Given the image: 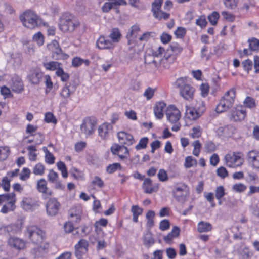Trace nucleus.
<instances>
[{"label":"nucleus","mask_w":259,"mask_h":259,"mask_svg":"<svg viewBox=\"0 0 259 259\" xmlns=\"http://www.w3.org/2000/svg\"><path fill=\"white\" fill-rule=\"evenodd\" d=\"M104 186L103 181L99 177L95 176L93 178L91 182L90 187L93 189H96L97 188H102Z\"/></svg>","instance_id":"obj_34"},{"label":"nucleus","mask_w":259,"mask_h":259,"mask_svg":"<svg viewBox=\"0 0 259 259\" xmlns=\"http://www.w3.org/2000/svg\"><path fill=\"white\" fill-rule=\"evenodd\" d=\"M187 79L186 77L179 78L175 82V85L179 89L181 96L187 100H190L194 97L195 89L188 83Z\"/></svg>","instance_id":"obj_4"},{"label":"nucleus","mask_w":259,"mask_h":259,"mask_svg":"<svg viewBox=\"0 0 259 259\" xmlns=\"http://www.w3.org/2000/svg\"><path fill=\"white\" fill-rule=\"evenodd\" d=\"M157 177L159 181L164 182L168 180V176L167 173L163 169H160L157 175Z\"/></svg>","instance_id":"obj_63"},{"label":"nucleus","mask_w":259,"mask_h":259,"mask_svg":"<svg viewBox=\"0 0 259 259\" xmlns=\"http://www.w3.org/2000/svg\"><path fill=\"white\" fill-rule=\"evenodd\" d=\"M243 104L246 107L251 108L255 107V102L253 98L250 97H247L243 102Z\"/></svg>","instance_id":"obj_53"},{"label":"nucleus","mask_w":259,"mask_h":259,"mask_svg":"<svg viewBox=\"0 0 259 259\" xmlns=\"http://www.w3.org/2000/svg\"><path fill=\"white\" fill-rule=\"evenodd\" d=\"M238 3V0H224V4L228 9L235 8Z\"/></svg>","instance_id":"obj_55"},{"label":"nucleus","mask_w":259,"mask_h":259,"mask_svg":"<svg viewBox=\"0 0 259 259\" xmlns=\"http://www.w3.org/2000/svg\"><path fill=\"white\" fill-rule=\"evenodd\" d=\"M242 155V153L240 152H233L227 154L224 157L226 165L232 168L242 165L243 163V160L241 158Z\"/></svg>","instance_id":"obj_7"},{"label":"nucleus","mask_w":259,"mask_h":259,"mask_svg":"<svg viewBox=\"0 0 259 259\" xmlns=\"http://www.w3.org/2000/svg\"><path fill=\"white\" fill-rule=\"evenodd\" d=\"M25 236L34 244H40L45 239V232L36 225H31L26 227Z\"/></svg>","instance_id":"obj_2"},{"label":"nucleus","mask_w":259,"mask_h":259,"mask_svg":"<svg viewBox=\"0 0 259 259\" xmlns=\"http://www.w3.org/2000/svg\"><path fill=\"white\" fill-rule=\"evenodd\" d=\"M45 121L47 123H56L57 122L55 116L51 112H47L45 114Z\"/></svg>","instance_id":"obj_60"},{"label":"nucleus","mask_w":259,"mask_h":259,"mask_svg":"<svg viewBox=\"0 0 259 259\" xmlns=\"http://www.w3.org/2000/svg\"><path fill=\"white\" fill-rule=\"evenodd\" d=\"M96 47L100 49H113L114 47V44L105 37L101 35L100 36L96 41Z\"/></svg>","instance_id":"obj_19"},{"label":"nucleus","mask_w":259,"mask_h":259,"mask_svg":"<svg viewBox=\"0 0 259 259\" xmlns=\"http://www.w3.org/2000/svg\"><path fill=\"white\" fill-rule=\"evenodd\" d=\"M37 189L39 192L42 193L47 192V183L45 179H41L38 181L37 183Z\"/></svg>","instance_id":"obj_41"},{"label":"nucleus","mask_w":259,"mask_h":259,"mask_svg":"<svg viewBox=\"0 0 259 259\" xmlns=\"http://www.w3.org/2000/svg\"><path fill=\"white\" fill-rule=\"evenodd\" d=\"M219 17V14L217 12H213L208 17V19L212 25H215L217 24Z\"/></svg>","instance_id":"obj_54"},{"label":"nucleus","mask_w":259,"mask_h":259,"mask_svg":"<svg viewBox=\"0 0 259 259\" xmlns=\"http://www.w3.org/2000/svg\"><path fill=\"white\" fill-rule=\"evenodd\" d=\"M148 142V138L147 137H143L141 138L136 147L135 148L137 150H139L142 149H144L147 147V145Z\"/></svg>","instance_id":"obj_51"},{"label":"nucleus","mask_w":259,"mask_h":259,"mask_svg":"<svg viewBox=\"0 0 259 259\" xmlns=\"http://www.w3.org/2000/svg\"><path fill=\"white\" fill-rule=\"evenodd\" d=\"M160 64V60L145 65L146 70L149 72H154Z\"/></svg>","instance_id":"obj_43"},{"label":"nucleus","mask_w":259,"mask_h":259,"mask_svg":"<svg viewBox=\"0 0 259 259\" xmlns=\"http://www.w3.org/2000/svg\"><path fill=\"white\" fill-rule=\"evenodd\" d=\"M10 181L8 177H5L2 180L1 186L5 191H9L10 188Z\"/></svg>","instance_id":"obj_62"},{"label":"nucleus","mask_w":259,"mask_h":259,"mask_svg":"<svg viewBox=\"0 0 259 259\" xmlns=\"http://www.w3.org/2000/svg\"><path fill=\"white\" fill-rule=\"evenodd\" d=\"M20 19L23 25L29 29H34L40 26L42 19L31 10H27L20 16Z\"/></svg>","instance_id":"obj_3"},{"label":"nucleus","mask_w":259,"mask_h":259,"mask_svg":"<svg viewBox=\"0 0 259 259\" xmlns=\"http://www.w3.org/2000/svg\"><path fill=\"white\" fill-rule=\"evenodd\" d=\"M144 192L147 194H151L158 190V186H154L152 181L150 178H146L144 180L142 186Z\"/></svg>","instance_id":"obj_25"},{"label":"nucleus","mask_w":259,"mask_h":259,"mask_svg":"<svg viewBox=\"0 0 259 259\" xmlns=\"http://www.w3.org/2000/svg\"><path fill=\"white\" fill-rule=\"evenodd\" d=\"M217 174L221 178H225L228 175V172L226 168L221 166L217 170Z\"/></svg>","instance_id":"obj_64"},{"label":"nucleus","mask_w":259,"mask_h":259,"mask_svg":"<svg viewBox=\"0 0 259 259\" xmlns=\"http://www.w3.org/2000/svg\"><path fill=\"white\" fill-rule=\"evenodd\" d=\"M249 42V49L253 51H257L259 48V40L255 38H252L249 39L248 40Z\"/></svg>","instance_id":"obj_42"},{"label":"nucleus","mask_w":259,"mask_h":259,"mask_svg":"<svg viewBox=\"0 0 259 259\" xmlns=\"http://www.w3.org/2000/svg\"><path fill=\"white\" fill-rule=\"evenodd\" d=\"M187 112L189 115V118L193 120H196L201 116L198 114V112L194 108H189L187 110Z\"/></svg>","instance_id":"obj_50"},{"label":"nucleus","mask_w":259,"mask_h":259,"mask_svg":"<svg viewBox=\"0 0 259 259\" xmlns=\"http://www.w3.org/2000/svg\"><path fill=\"white\" fill-rule=\"evenodd\" d=\"M61 64L56 61H50L48 62L43 63V66L47 70H55L61 68L60 67Z\"/></svg>","instance_id":"obj_36"},{"label":"nucleus","mask_w":259,"mask_h":259,"mask_svg":"<svg viewBox=\"0 0 259 259\" xmlns=\"http://www.w3.org/2000/svg\"><path fill=\"white\" fill-rule=\"evenodd\" d=\"M131 211L133 213V221L135 223L138 222V218L143 212V209L137 205H134L132 207Z\"/></svg>","instance_id":"obj_38"},{"label":"nucleus","mask_w":259,"mask_h":259,"mask_svg":"<svg viewBox=\"0 0 259 259\" xmlns=\"http://www.w3.org/2000/svg\"><path fill=\"white\" fill-rule=\"evenodd\" d=\"M42 76V73L38 69H31L28 72V78L32 84H37L40 81Z\"/></svg>","instance_id":"obj_17"},{"label":"nucleus","mask_w":259,"mask_h":259,"mask_svg":"<svg viewBox=\"0 0 259 259\" xmlns=\"http://www.w3.org/2000/svg\"><path fill=\"white\" fill-rule=\"evenodd\" d=\"M225 195V190L223 186H220L216 188L215 197L217 199H222Z\"/></svg>","instance_id":"obj_48"},{"label":"nucleus","mask_w":259,"mask_h":259,"mask_svg":"<svg viewBox=\"0 0 259 259\" xmlns=\"http://www.w3.org/2000/svg\"><path fill=\"white\" fill-rule=\"evenodd\" d=\"M163 0H154L152 3V12L153 15L155 18L158 20L162 19L166 20L169 17L170 14L164 12L161 10V5Z\"/></svg>","instance_id":"obj_8"},{"label":"nucleus","mask_w":259,"mask_h":259,"mask_svg":"<svg viewBox=\"0 0 259 259\" xmlns=\"http://www.w3.org/2000/svg\"><path fill=\"white\" fill-rule=\"evenodd\" d=\"M11 81V88L13 92L19 93L24 90L23 82L18 76L13 77Z\"/></svg>","instance_id":"obj_22"},{"label":"nucleus","mask_w":259,"mask_h":259,"mask_svg":"<svg viewBox=\"0 0 259 259\" xmlns=\"http://www.w3.org/2000/svg\"><path fill=\"white\" fill-rule=\"evenodd\" d=\"M246 116V111L242 109L235 108L231 111V117L235 121H241L245 118Z\"/></svg>","instance_id":"obj_26"},{"label":"nucleus","mask_w":259,"mask_h":259,"mask_svg":"<svg viewBox=\"0 0 259 259\" xmlns=\"http://www.w3.org/2000/svg\"><path fill=\"white\" fill-rule=\"evenodd\" d=\"M10 153V149L8 146L0 147V161L7 159Z\"/></svg>","instance_id":"obj_40"},{"label":"nucleus","mask_w":259,"mask_h":259,"mask_svg":"<svg viewBox=\"0 0 259 259\" xmlns=\"http://www.w3.org/2000/svg\"><path fill=\"white\" fill-rule=\"evenodd\" d=\"M235 92V90L232 88L225 94L215 108L217 113H222L232 106L236 97Z\"/></svg>","instance_id":"obj_5"},{"label":"nucleus","mask_w":259,"mask_h":259,"mask_svg":"<svg viewBox=\"0 0 259 259\" xmlns=\"http://www.w3.org/2000/svg\"><path fill=\"white\" fill-rule=\"evenodd\" d=\"M166 104L163 102L156 103L154 107L155 116L158 119H161L163 117V109L165 108Z\"/></svg>","instance_id":"obj_29"},{"label":"nucleus","mask_w":259,"mask_h":259,"mask_svg":"<svg viewBox=\"0 0 259 259\" xmlns=\"http://www.w3.org/2000/svg\"><path fill=\"white\" fill-rule=\"evenodd\" d=\"M109 37L111 39V41L113 42H119L121 38V34L118 28H113L111 30V32L109 34Z\"/></svg>","instance_id":"obj_33"},{"label":"nucleus","mask_w":259,"mask_h":259,"mask_svg":"<svg viewBox=\"0 0 259 259\" xmlns=\"http://www.w3.org/2000/svg\"><path fill=\"white\" fill-rule=\"evenodd\" d=\"M112 130V126L110 124L104 123L98 127V135L101 139H106L109 137V133Z\"/></svg>","instance_id":"obj_23"},{"label":"nucleus","mask_w":259,"mask_h":259,"mask_svg":"<svg viewBox=\"0 0 259 259\" xmlns=\"http://www.w3.org/2000/svg\"><path fill=\"white\" fill-rule=\"evenodd\" d=\"M16 201V195L13 192L0 195V204L3 202H7V204L3 206L1 212L6 213L10 211L14 210L15 208Z\"/></svg>","instance_id":"obj_6"},{"label":"nucleus","mask_w":259,"mask_h":259,"mask_svg":"<svg viewBox=\"0 0 259 259\" xmlns=\"http://www.w3.org/2000/svg\"><path fill=\"white\" fill-rule=\"evenodd\" d=\"M52 57L56 60H65L68 58V55L63 53L59 47L52 52Z\"/></svg>","instance_id":"obj_32"},{"label":"nucleus","mask_w":259,"mask_h":259,"mask_svg":"<svg viewBox=\"0 0 259 259\" xmlns=\"http://www.w3.org/2000/svg\"><path fill=\"white\" fill-rule=\"evenodd\" d=\"M118 168H121L120 164L118 163H114L108 165L107 167L106 170L109 174H112Z\"/></svg>","instance_id":"obj_59"},{"label":"nucleus","mask_w":259,"mask_h":259,"mask_svg":"<svg viewBox=\"0 0 259 259\" xmlns=\"http://www.w3.org/2000/svg\"><path fill=\"white\" fill-rule=\"evenodd\" d=\"M110 2H106L102 7L103 12L108 13L112 9H114L115 6L126 5V2L125 0H109Z\"/></svg>","instance_id":"obj_20"},{"label":"nucleus","mask_w":259,"mask_h":259,"mask_svg":"<svg viewBox=\"0 0 259 259\" xmlns=\"http://www.w3.org/2000/svg\"><path fill=\"white\" fill-rule=\"evenodd\" d=\"M80 25L78 19L69 13H64L59 19L60 29L64 32H72Z\"/></svg>","instance_id":"obj_1"},{"label":"nucleus","mask_w":259,"mask_h":259,"mask_svg":"<svg viewBox=\"0 0 259 259\" xmlns=\"http://www.w3.org/2000/svg\"><path fill=\"white\" fill-rule=\"evenodd\" d=\"M77 84L74 81H71L66 83L65 87L62 89L60 96L64 99L68 98L76 90Z\"/></svg>","instance_id":"obj_15"},{"label":"nucleus","mask_w":259,"mask_h":259,"mask_svg":"<svg viewBox=\"0 0 259 259\" xmlns=\"http://www.w3.org/2000/svg\"><path fill=\"white\" fill-rule=\"evenodd\" d=\"M111 151L113 154L117 155L121 159L127 158L130 155L127 148L122 145L114 144L111 147Z\"/></svg>","instance_id":"obj_11"},{"label":"nucleus","mask_w":259,"mask_h":259,"mask_svg":"<svg viewBox=\"0 0 259 259\" xmlns=\"http://www.w3.org/2000/svg\"><path fill=\"white\" fill-rule=\"evenodd\" d=\"M43 151L45 153V161L48 164H53L55 162V157L48 150V149L44 147Z\"/></svg>","instance_id":"obj_39"},{"label":"nucleus","mask_w":259,"mask_h":259,"mask_svg":"<svg viewBox=\"0 0 259 259\" xmlns=\"http://www.w3.org/2000/svg\"><path fill=\"white\" fill-rule=\"evenodd\" d=\"M22 206L24 209L30 210L34 206V203L32 202L31 199L25 198L22 201Z\"/></svg>","instance_id":"obj_47"},{"label":"nucleus","mask_w":259,"mask_h":259,"mask_svg":"<svg viewBox=\"0 0 259 259\" xmlns=\"http://www.w3.org/2000/svg\"><path fill=\"white\" fill-rule=\"evenodd\" d=\"M233 191L236 192H243L246 189V186L242 183H237L234 184L232 187Z\"/></svg>","instance_id":"obj_58"},{"label":"nucleus","mask_w":259,"mask_h":259,"mask_svg":"<svg viewBox=\"0 0 259 259\" xmlns=\"http://www.w3.org/2000/svg\"><path fill=\"white\" fill-rule=\"evenodd\" d=\"M8 244L17 250L23 249L25 247V242L23 239L15 237H10L8 240Z\"/></svg>","instance_id":"obj_18"},{"label":"nucleus","mask_w":259,"mask_h":259,"mask_svg":"<svg viewBox=\"0 0 259 259\" xmlns=\"http://www.w3.org/2000/svg\"><path fill=\"white\" fill-rule=\"evenodd\" d=\"M48 180L52 183H55L58 178V175L53 170L51 169L48 175Z\"/></svg>","instance_id":"obj_61"},{"label":"nucleus","mask_w":259,"mask_h":259,"mask_svg":"<svg viewBox=\"0 0 259 259\" xmlns=\"http://www.w3.org/2000/svg\"><path fill=\"white\" fill-rule=\"evenodd\" d=\"M46 207L48 214L54 216L58 213L60 204L56 198H50L47 202Z\"/></svg>","instance_id":"obj_13"},{"label":"nucleus","mask_w":259,"mask_h":259,"mask_svg":"<svg viewBox=\"0 0 259 259\" xmlns=\"http://www.w3.org/2000/svg\"><path fill=\"white\" fill-rule=\"evenodd\" d=\"M57 166L61 171L62 177L66 178L68 176V172L65 163L63 162L59 161L57 163Z\"/></svg>","instance_id":"obj_49"},{"label":"nucleus","mask_w":259,"mask_h":259,"mask_svg":"<svg viewBox=\"0 0 259 259\" xmlns=\"http://www.w3.org/2000/svg\"><path fill=\"white\" fill-rule=\"evenodd\" d=\"M188 195V188L185 184L177 186L173 191V195L175 199L180 202H184L186 200V197Z\"/></svg>","instance_id":"obj_10"},{"label":"nucleus","mask_w":259,"mask_h":259,"mask_svg":"<svg viewBox=\"0 0 259 259\" xmlns=\"http://www.w3.org/2000/svg\"><path fill=\"white\" fill-rule=\"evenodd\" d=\"M159 59L157 56H154L150 54L146 55L144 58V63L145 65L158 61Z\"/></svg>","instance_id":"obj_56"},{"label":"nucleus","mask_w":259,"mask_h":259,"mask_svg":"<svg viewBox=\"0 0 259 259\" xmlns=\"http://www.w3.org/2000/svg\"><path fill=\"white\" fill-rule=\"evenodd\" d=\"M69 216L72 219V221L78 223L80 220V212L79 209L73 207L69 210Z\"/></svg>","instance_id":"obj_35"},{"label":"nucleus","mask_w":259,"mask_h":259,"mask_svg":"<svg viewBox=\"0 0 259 259\" xmlns=\"http://www.w3.org/2000/svg\"><path fill=\"white\" fill-rule=\"evenodd\" d=\"M117 137L119 142L123 145H131L135 142L133 136L123 131L119 132L117 134Z\"/></svg>","instance_id":"obj_16"},{"label":"nucleus","mask_w":259,"mask_h":259,"mask_svg":"<svg viewBox=\"0 0 259 259\" xmlns=\"http://www.w3.org/2000/svg\"><path fill=\"white\" fill-rule=\"evenodd\" d=\"M194 108L198 112V114L202 115L205 111V105L204 102L199 101L197 102Z\"/></svg>","instance_id":"obj_46"},{"label":"nucleus","mask_w":259,"mask_h":259,"mask_svg":"<svg viewBox=\"0 0 259 259\" xmlns=\"http://www.w3.org/2000/svg\"><path fill=\"white\" fill-rule=\"evenodd\" d=\"M45 171V166L41 163L37 164L34 167L33 172L36 175H42Z\"/></svg>","instance_id":"obj_52"},{"label":"nucleus","mask_w":259,"mask_h":259,"mask_svg":"<svg viewBox=\"0 0 259 259\" xmlns=\"http://www.w3.org/2000/svg\"><path fill=\"white\" fill-rule=\"evenodd\" d=\"M97 120L94 117L85 118L81 124L80 129L82 133L87 135H92L95 131Z\"/></svg>","instance_id":"obj_9"},{"label":"nucleus","mask_w":259,"mask_h":259,"mask_svg":"<svg viewBox=\"0 0 259 259\" xmlns=\"http://www.w3.org/2000/svg\"><path fill=\"white\" fill-rule=\"evenodd\" d=\"M140 30V27L138 25H134L131 27L126 35V38L128 39V44L129 45H131L134 42Z\"/></svg>","instance_id":"obj_27"},{"label":"nucleus","mask_w":259,"mask_h":259,"mask_svg":"<svg viewBox=\"0 0 259 259\" xmlns=\"http://www.w3.org/2000/svg\"><path fill=\"white\" fill-rule=\"evenodd\" d=\"M154 243V240L152 237L151 234H147L144 238V244L147 247L151 246Z\"/></svg>","instance_id":"obj_57"},{"label":"nucleus","mask_w":259,"mask_h":259,"mask_svg":"<svg viewBox=\"0 0 259 259\" xmlns=\"http://www.w3.org/2000/svg\"><path fill=\"white\" fill-rule=\"evenodd\" d=\"M56 74L57 76L60 77L63 81H66L68 80L69 75L67 73L65 72L62 68H58L56 71Z\"/></svg>","instance_id":"obj_44"},{"label":"nucleus","mask_w":259,"mask_h":259,"mask_svg":"<svg viewBox=\"0 0 259 259\" xmlns=\"http://www.w3.org/2000/svg\"><path fill=\"white\" fill-rule=\"evenodd\" d=\"M88 242L85 239H81L75 246V256L77 259H81L83 254L88 251Z\"/></svg>","instance_id":"obj_14"},{"label":"nucleus","mask_w":259,"mask_h":259,"mask_svg":"<svg viewBox=\"0 0 259 259\" xmlns=\"http://www.w3.org/2000/svg\"><path fill=\"white\" fill-rule=\"evenodd\" d=\"M21 230V227L19 225L14 224L0 227V231L3 230L9 234H17L20 232Z\"/></svg>","instance_id":"obj_28"},{"label":"nucleus","mask_w":259,"mask_h":259,"mask_svg":"<svg viewBox=\"0 0 259 259\" xmlns=\"http://www.w3.org/2000/svg\"><path fill=\"white\" fill-rule=\"evenodd\" d=\"M247 160L253 168L259 167V152L255 150H251L247 153Z\"/></svg>","instance_id":"obj_21"},{"label":"nucleus","mask_w":259,"mask_h":259,"mask_svg":"<svg viewBox=\"0 0 259 259\" xmlns=\"http://www.w3.org/2000/svg\"><path fill=\"white\" fill-rule=\"evenodd\" d=\"M182 51L183 48L178 43H172L169 47V49H167V52H171L176 56L180 54Z\"/></svg>","instance_id":"obj_37"},{"label":"nucleus","mask_w":259,"mask_h":259,"mask_svg":"<svg viewBox=\"0 0 259 259\" xmlns=\"http://www.w3.org/2000/svg\"><path fill=\"white\" fill-rule=\"evenodd\" d=\"M233 130L231 126L226 125L218 127L215 132L220 137L222 138H228L232 135Z\"/></svg>","instance_id":"obj_24"},{"label":"nucleus","mask_w":259,"mask_h":259,"mask_svg":"<svg viewBox=\"0 0 259 259\" xmlns=\"http://www.w3.org/2000/svg\"><path fill=\"white\" fill-rule=\"evenodd\" d=\"M212 229V225L208 222L201 221L198 224L197 230L200 233L207 232Z\"/></svg>","instance_id":"obj_31"},{"label":"nucleus","mask_w":259,"mask_h":259,"mask_svg":"<svg viewBox=\"0 0 259 259\" xmlns=\"http://www.w3.org/2000/svg\"><path fill=\"white\" fill-rule=\"evenodd\" d=\"M177 56L171 54L170 52H167L164 55V58L162 59V63L164 64L165 68H169V64L174 63L176 59Z\"/></svg>","instance_id":"obj_30"},{"label":"nucleus","mask_w":259,"mask_h":259,"mask_svg":"<svg viewBox=\"0 0 259 259\" xmlns=\"http://www.w3.org/2000/svg\"><path fill=\"white\" fill-rule=\"evenodd\" d=\"M196 159L193 158L192 156H187L185 158L184 165L186 168H190L194 165H197Z\"/></svg>","instance_id":"obj_45"},{"label":"nucleus","mask_w":259,"mask_h":259,"mask_svg":"<svg viewBox=\"0 0 259 259\" xmlns=\"http://www.w3.org/2000/svg\"><path fill=\"white\" fill-rule=\"evenodd\" d=\"M166 116L170 122L175 123L180 119L181 113L175 106L170 105L166 110Z\"/></svg>","instance_id":"obj_12"}]
</instances>
